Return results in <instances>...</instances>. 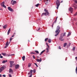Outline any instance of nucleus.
<instances>
[{"instance_id": "aec40b11", "label": "nucleus", "mask_w": 77, "mask_h": 77, "mask_svg": "<svg viewBox=\"0 0 77 77\" xmlns=\"http://www.w3.org/2000/svg\"><path fill=\"white\" fill-rule=\"evenodd\" d=\"M48 42H49V43H51V39H49L48 40Z\"/></svg>"}, {"instance_id": "37998d69", "label": "nucleus", "mask_w": 77, "mask_h": 77, "mask_svg": "<svg viewBox=\"0 0 77 77\" xmlns=\"http://www.w3.org/2000/svg\"><path fill=\"white\" fill-rule=\"evenodd\" d=\"M0 58H3V56H1L0 57Z\"/></svg>"}, {"instance_id": "f03ea898", "label": "nucleus", "mask_w": 77, "mask_h": 77, "mask_svg": "<svg viewBox=\"0 0 77 77\" xmlns=\"http://www.w3.org/2000/svg\"><path fill=\"white\" fill-rule=\"evenodd\" d=\"M45 11L46 13H43L42 15V16L43 15H48V14H49V13H48V11L46 9H45Z\"/></svg>"}, {"instance_id": "f8f14e48", "label": "nucleus", "mask_w": 77, "mask_h": 77, "mask_svg": "<svg viewBox=\"0 0 77 77\" xmlns=\"http://www.w3.org/2000/svg\"><path fill=\"white\" fill-rule=\"evenodd\" d=\"M10 67H12V64L14 63V61H10Z\"/></svg>"}, {"instance_id": "9b49d317", "label": "nucleus", "mask_w": 77, "mask_h": 77, "mask_svg": "<svg viewBox=\"0 0 77 77\" xmlns=\"http://www.w3.org/2000/svg\"><path fill=\"white\" fill-rule=\"evenodd\" d=\"M48 0H45L44 2L45 3V4L46 5H47V4H48Z\"/></svg>"}, {"instance_id": "bf43d9fd", "label": "nucleus", "mask_w": 77, "mask_h": 77, "mask_svg": "<svg viewBox=\"0 0 77 77\" xmlns=\"http://www.w3.org/2000/svg\"><path fill=\"white\" fill-rule=\"evenodd\" d=\"M1 56V54H0V56Z\"/></svg>"}, {"instance_id": "ea45409f", "label": "nucleus", "mask_w": 77, "mask_h": 77, "mask_svg": "<svg viewBox=\"0 0 77 77\" xmlns=\"http://www.w3.org/2000/svg\"><path fill=\"white\" fill-rule=\"evenodd\" d=\"M32 56H33V59H35V56H34V55H33Z\"/></svg>"}, {"instance_id": "0eeeda50", "label": "nucleus", "mask_w": 77, "mask_h": 77, "mask_svg": "<svg viewBox=\"0 0 77 77\" xmlns=\"http://www.w3.org/2000/svg\"><path fill=\"white\" fill-rule=\"evenodd\" d=\"M36 60V61H37V62H41L42 61V59L41 58H40V59L37 58Z\"/></svg>"}, {"instance_id": "c85d7f7f", "label": "nucleus", "mask_w": 77, "mask_h": 77, "mask_svg": "<svg viewBox=\"0 0 77 77\" xmlns=\"http://www.w3.org/2000/svg\"><path fill=\"white\" fill-rule=\"evenodd\" d=\"M70 35H71V33L70 32H69L68 34L67 35V36H69Z\"/></svg>"}, {"instance_id": "423d86ee", "label": "nucleus", "mask_w": 77, "mask_h": 77, "mask_svg": "<svg viewBox=\"0 0 77 77\" xmlns=\"http://www.w3.org/2000/svg\"><path fill=\"white\" fill-rule=\"evenodd\" d=\"M69 11H70L71 13H72V12L73 11V8H72L70 7L69 9Z\"/></svg>"}, {"instance_id": "a19ab883", "label": "nucleus", "mask_w": 77, "mask_h": 77, "mask_svg": "<svg viewBox=\"0 0 77 77\" xmlns=\"http://www.w3.org/2000/svg\"><path fill=\"white\" fill-rule=\"evenodd\" d=\"M3 76L4 77H6V75H3Z\"/></svg>"}, {"instance_id": "a18cd8bd", "label": "nucleus", "mask_w": 77, "mask_h": 77, "mask_svg": "<svg viewBox=\"0 0 77 77\" xmlns=\"http://www.w3.org/2000/svg\"><path fill=\"white\" fill-rule=\"evenodd\" d=\"M57 17L56 19V20L55 21V22H56V21H57Z\"/></svg>"}, {"instance_id": "58836bf2", "label": "nucleus", "mask_w": 77, "mask_h": 77, "mask_svg": "<svg viewBox=\"0 0 77 77\" xmlns=\"http://www.w3.org/2000/svg\"><path fill=\"white\" fill-rule=\"evenodd\" d=\"M46 50H47V52H48V49L47 48Z\"/></svg>"}, {"instance_id": "79ce46f5", "label": "nucleus", "mask_w": 77, "mask_h": 77, "mask_svg": "<svg viewBox=\"0 0 77 77\" xmlns=\"http://www.w3.org/2000/svg\"><path fill=\"white\" fill-rule=\"evenodd\" d=\"M8 46L6 45V46L5 47V48H7L8 47Z\"/></svg>"}, {"instance_id": "680f3d73", "label": "nucleus", "mask_w": 77, "mask_h": 77, "mask_svg": "<svg viewBox=\"0 0 77 77\" xmlns=\"http://www.w3.org/2000/svg\"><path fill=\"white\" fill-rule=\"evenodd\" d=\"M14 34H15V33H14Z\"/></svg>"}, {"instance_id": "f257e3e1", "label": "nucleus", "mask_w": 77, "mask_h": 77, "mask_svg": "<svg viewBox=\"0 0 77 77\" xmlns=\"http://www.w3.org/2000/svg\"><path fill=\"white\" fill-rule=\"evenodd\" d=\"M59 29H60V27H59V26H57V30H56L55 31V33H57L55 35V36H57L58 35H59V32L60 31Z\"/></svg>"}, {"instance_id": "2eb2a0df", "label": "nucleus", "mask_w": 77, "mask_h": 77, "mask_svg": "<svg viewBox=\"0 0 77 77\" xmlns=\"http://www.w3.org/2000/svg\"><path fill=\"white\" fill-rule=\"evenodd\" d=\"M32 72H33V70H30V72L28 73V74H32Z\"/></svg>"}, {"instance_id": "bb28decb", "label": "nucleus", "mask_w": 77, "mask_h": 77, "mask_svg": "<svg viewBox=\"0 0 77 77\" xmlns=\"http://www.w3.org/2000/svg\"><path fill=\"white\" fill-rule=\"evenodd\" d=\"M67 45V44L66 43H65L64 44V47H66V45Z\"/></svg>"}, {"instance_id": "39448f33", "label": "nucleus", "mask_w": 77, "mask_h": 77, "mask_svg": "<svg viewBox=\"0 0 77 77\" xmlns=\"http://www.w3.org/2000/svg\"><path fill=\"white\" fill-rule=\"evenodd\" d=\"M1 5L2 6L4 7V8H6V6L5 5V2H2L1 3Z\"/></svg>"}, {"instance_id": "603ef678", "label": "nucleus", "mask_w": 77, "mask_h": 77, "mask_svg": "<svg viewBox=\"0 0 77 77\" xmlns=\"http://www.w3.org/2000/svg\"><path fill=\"white\" fill-rule=\"evenodd\" d=\"M0 10L1 11H2V10H3V9H2V8H1V9H0Z\"/></svg>"}, {"instance_id": "9d476101", "label": "nucleus", "mask_w": 77, "mask_h": 77, "mask_svg": "<svg viewBox=\"0 0 77 77\" xmlns=\"http://www.w3.org/2000/svg\"><path fill=\"white\" fill-rule=\"evenodd\" d=\"M72 6H73V7H74L75 9H77V5H76V4H74V5H72Z\"/></svg>"}, {"instance_id": "4d7b16f0", "label": "nucleus", "mask_w": 77, "mask_h": 77, "mask_svg": "<svg viewBox=\"0 0 77 77\" xmlns=\"http://www.w3.org/2000/svg\"><path fill=\"white\" fill-rule=\"evenodd\" d=\"M71 45V43H69V45Z\"/></svg>"}, {"instance_id": "c03bdc74", "label": "nucleus", "mask_w": 77, "mask_h": 77, "mask_svg": "<svg viewBox=\"0 0 77 77\" xmlns=\"http://www.w3.org/2000/svg\"><path fill=\"white\" fill-rule=\"evenodd\" d=\"M32 74H31L29 77H32Z\"/></svg>"}, {"instance_id": "f704fd0d", "label": "nucleus", "mask_w": 77, "mask_h": 77, "mask_svg": "<svg viewBox=\"0 0 77 77\" xmlns=\"http://www.w3.org/2000/svg\"><path fill=\"white\" fill-rule=\"evenodd\" d=\"M75 47H73V49H72V50H73V51H74V50H75Z\"/></svg>"}, {"instance_id": "412c9836", "label": "nucleus", "mask_w": 77, "mask_h": 77, "mask_svg": "<svg viewBox=\"0 0 77 77\" xmlns=\"http://www.w3.org/2000/svg\"><path fill=\"white\" fill-rule=\"evenodd\" d=\"M2 54L3 56H5L6 55V54L5 53H2Z\"/></svg>"}, {"instance_id": "5701e85b", "label": "nucleus", "mask_w": 77, "mask_h": 77, "mask_svg": "<svg viewBox=\"0 0 77 77\" xmlns=\"http://www.w3.org/2000/svg\"><path fill=\"white\" fill-rule=\"evenodd\" d=\"M22 59L23 61L25 60V56H23L22 57Z\"/></svg>"}, {"instance_id": "052dcab7", "label": "nucleus", "mask_w": 77, "mask_h": 77, "mask_svg": "<svg viewBox=\"0 0 77 77\" xmlns=\"http://www.w3.org/2000/svg\"><path fill=\"white\" fill-rule=\"evenodd\" d=\"M40 0V1H41L42 0Z\"/></svg>"}, {"instance_id": "6e6d98bb", "label": "nucleus", "mask_w": 77, "mask_h": 77, "mask_svg": "<svg viewBox=\"0 0 77 77\" xmlns=\"http://www.w3.org/2000/svg\"><path fill=\"white\" fill-rule=\"evenodd\" d=\"M14 0H12L11 2H13V1H14Z\"/></svg>"}, {"instance_id": "ddd939ff", "label": "nucleus", "mask_w": 77, "mask_h": 77, "mask_svg": "<svg viewBox=\"0 0 77 77\" xmlns=\"http://www.w3.org/2000/svg\"><path fill=\"white\" fill-rule=\"evenodd\" d=\"M8 10H9V11H13V10L12 9V8H11L10 7H8Z\"/></svg>"}, {"instance_id": "c756f323", "label": "nucleus", "mask_w": 77, "mask_h": 77, "mask_svg": "<svg viewBox=\"0 0 77 77\" xmlns=\"http://www.w3.org/2000/svg\"><path fill=\"white\" fill-rule=\"evenodd\" d=\"M48 38H46L45 39V41L46 42L47 41V40H48Z\"/></svg>"}, {"instance_id": "4c0bfd02", "label": "nucleus", "mask_w": 77, "mask_h": 77, "mask_svg": "<svg viewBox=\"0 0 77 77\" xmlns=\"http://www.w3.org/2000/svg\"><path fill=\"white\" fill-rule=\"evenodd\" d=\"M66 35V33H64L63 35V36H65Z\"/></svg>"}, {"instance_id": "a211bd4d", "label": "nucleus", "mask_w": 77, "mask_h": 77, "mask_svg": "<svg viewBox=\"0 0 77 77\" xmlns=\"http://www.w3.org/2000/svg\"><path fill=\"white\" fill-rule=\"evenodd\" d=\"M16 3H17V2H16V1H13V3H12V5H14V4H16Z\"/></svg>"}, {"instance_id": "cd10ccee", "label": "nucleus", "mask_w": 77, "mask_h": 77, "mask_svg": "<svg viewBox=\"0 0 77 77\" xmlns=\"http://www.w3.org/2000/svg\"><path fill=\"white\" fill-rule=\"evenodd\" d=\"M35 51L37 54H39V51Z\"/></svg>"}, {"instance_id": "7c9ffc66", "label": "nucleus", "mask_w": 77, "mask_h": 77, "mask_svg": "<svg viewBox=\"0 0 77 77\" xmlns=\"http://www.w3.org/2000/svg\"><path fill=\"white\" fill-rule=\"evenodd\" d=\"M39 4H37V5H36L35 6L36 7H38V6H39Z\"/></svg>"}, {"instance_id": "1a4fd4ad", "label": "nucleus", "mask_w": 77, "mask_h": 77, "mask_svg": "<svg viewBox=\"0 0 77 77\" xmlns=\"http://www.w3.org/2000/svg\"><path fill=\"white\" fill-rule=\"evenodd\" d=\"M20 66L18 64L16 65L15 66V68L16 69H17Z\"/></svg>"}, {"instance_id": "393cba45", "label": "nucleus", "mask_w": 77, "mask_h": 77, "mask_svg": "<svg viewBox=\"0 0 77 77\" xmlns=\"http://www.w3.org/2000/svg\"><path fill=\"white\" fill-rule=\"evenodd\" d=\"M8 42H7L6 43V44H5V45L7 46H8V45H9L8 44Z\"/></svg>"}, {"instance_id": "6ab92c4d", "label": "nucleus", "mask_w": 77, "mask_h": 77, "mask_svg": "<svg viewBox=\"0 0 77 77\" xmlns=\"http://www.w3.org/2000/svg\"><path fill=\"white\" fill-rule=\"evenodd\" d=\"M45 51V50H44V51H42L41 52L40 54V56H41V54H42V53H44V51Z\"/></svg>"}, {"instance_id": "c9c22d12", "label": "nucleus", "mask_w": 77, "mask_h": 77, "mask_svg": "<svg viewBox=\"0 0 77 77\" xmlns=\"http://www.w3.org/2000/svg\"><path fill=\"white\" fill-rule=\"evenodd\" d=\"M31 54H35V53L33 52H31L30 53Z\"/></svg>"}, {"instance_id": "6e6552de", "label": "nucleus", "mask_w": 77, "mask_h": 77, "mask_svg": "<svg viewBox=\"0 0 77 77\" xmlns=\"http://www.w3.org/2000/svg\"><path fill=\"white\" fill-rule=\"evenodd\" d=\"M9 72L10 73V74H12V73H13V70L11 69H10Z\"/></svg>"}, {"instance_id": "20e7f679", "label": "nucleus", "mask_w": 77, "mask_h": 77, "mask_svg": "<svg viewBox=\"0 0 77 77\" xmlns=\"http://www.w3.org/2000/svg\"><path fill=\"white\" fill-rule=\"evenodd\" d=\"M6 68V66H2L0 67V72H2L3 70H4Z\"/></svg>"}, {"instance_id": "f3484780", "label": "nucleus", "mask_w": 77, "mask_h": 77, "mask_svg": "<svg viewBox=\"0 0 77 77\" xmlns=\"http://www.w3.org/2000/svg\"><path fill=\"white\" fill-rule=\"evenodd\" d=\"M11 32V28H10L8 32V35H9V33H10V32Z\"/></svg>"}, {"instance_id": "09e8293b", "label": "nucleus", "mask_w": 77, "mask_h": 77, "mask_svg": "<svg viewBox=\"0 0 77 77\" xmlns=\"http://www.w3.org/2000/svg\"><path fill=\"white\" fill-rule=\"evenodd\" d=\"M46 44H47V45L48 46V47L49 46H48V44H47V43H46Z\"/></svg>"}, {"instance_id": "b1692460", "label": "nucleus", "mask_w": 77, "mask_h": 77, "mask_svg": "<svg viewBox=\"0 0 77 77\" xmlns=\"http://www.w3.org/2000/svg\"><path fill=\"white\" fill-rule=\"evenodd\" d=\"M31 65H32V63H29L28 64V67H30Z\"/></svg>"}, {"instance_id": "72a5a7b5", "label": "nucleus", "mask_w": 77, "mask_h": 77, "mask_svg": "<svg viewBox=\"0 0 77 77\" xmlns=\"http://www.w3.org/2000/svg\"><path fill=\"white\" fill-rule=\"evenodd\" d=\"M73 1L75 3H77V1H75V0H73Z\"/></svg>"}, {"instance_id": "5fc2aeb1", "label": "nucleus", "mask_w": 77, "mask_h": 77, "mask_svg": "<svg viewBox=\"0 0 77 77\" xmlns=\"http://www.w3.org/2000/svg\"><path fill=\"white\" fill-rule=\"evenodd\" d=\"M63 2V1H62L61 2V3H62Z\"/></svg>"}, {"instance_id": "4be33fe9", "label": "nucleus", "mask_w": 77, "mask_h": 77, "mask_svg": "<svg viewBox=\"0 0 77 77\" xmlns=\"http://www.w3.org/2000/svg\"><path fill=\"white\" fill-rule=\"evenodd\" d=\"M14 54H12L11 55L8 54V56L9 57V56H14Z\"/></svg>"}, {"instance_id": "2f4dec72", "label": "nucleus", "mask_w": 77, "mask_h": 77, "mask_svg": "<svg viewBox=\"0 0 77 77\" xmlns=\"http://www.w3.org/2000/svg\"><path fill=\"white\" fill-rule=\"evenodd\" d=\"M12 39H13V38H12V37H11L10 39V41H11Z\"/></svg>"}, {"instance_id": "e433bc0d", "label": "nucleus", "mask_w": 77, "mask_h": 77, "mask_svg": "<svg viewBox=\"0 0 77 77\" xmlns=\"http://www.w3.org/2000/svg\"><path fill=\"white\" fill-rule=\"evenodd\" d=\"M9 77H12V75H11V74H9Z\"/></svg>"}, {"instance_id": "864d4df0", "label": "nucleus", "mask_w": 77, "mask_h": 77, "mask_svg": "<svg viewBox=\"0 0 77 77\" xmlns=\"http://www.w3.org/2000/svg\"><path fill=\"white\" fill-rule=\"evenodd\" d=\"M0 77H2V75H0Z\"/></svg>"}, {"instance_id": "7ed1b4c3", "label": "nucleus", "mask_w": 77, "mask_h": 77, "mask_svg": "<svg viewBox=\"0 0 77 77\" xmlns=\"http://www.w3.org/2000/svg\"><path fill=\"white\" fill-rule=\"evenodd\" d=\"M56 3L57 5V9H58L60 5V2H59V0H57Z\"/></svg>"}, {"instance_id": "4468645a", "label": "nucleus", "mask_w": 77, "mask_h": 77, "mask_svg": "<svg viewBox=\"0 0 77 77\" xmlns=\"http://www.w3.org/2000/svg\"><path fill=\"white\" fill-rule=\"evenodd\" d=\"M62 38H63V36H61L60 38V41H63V39H62Z\"/></svg>"}, {"instance_id": "dca6fc26", "label": "nucleus", "mask_w": 77, "mask_h": 77, "mask_svg": "<svg viewBox=\"0 0 77 77\" xmlns=\"http://www.w3.org/2000/svg\"><path fill=\"white\" fill-rule=\"evenodd\" d=\"M7 26H8V25H5L4 26H3V29H6V28L7 27Z\"/></svg>"}, {"instance_id": "a878e982", "label": "nucleus", "mask_w": 77, "mask_h": 77, "mask_svg": "<svg viewBox=\"0 0 77 77\" xmlns=\"http://www.w3.org/2000/svg\"><path fill=\"white\" fill-rule=\"evenodd\" d=\"M7 62V60H4L2 62L3 63H5V62Z\"/></svg>"}, {"instance_id": "473e14b6", "label": "nucleus", "mask_w": 77, "mask_h": 77, "mask_svg": "<svg viewBox=\"0 0 77 77\" xmlns=\"http://www.w3.org/2000/svg\"><path fill=\"white\" fill-rule=\"evenodd\" d=\"M35 65H36V66H37V67H38V65H37V64H36V63H34Z\"/></svg>"}, {"instance_id": "de8ad7c7", "label": "nucleus", "mask_w": 77, "mask_h": 77, "mask_svg": "<svg viewBox=\"0 0 77 77\" xmlns=\"http://www.w3.org/2000/svg\"><path fill=\"white\" fill-rule=\"evenodd\" d=\"M59 49H60V50L61 49V48L60 47V46L59 47Z\"/></svg>"}, {"instance_id": "3c124183", "label": "nucleus", "mask_w": 77, "mask_h": 77, "mask_svg": "<svg viewBox=\"0 0 77 77\" xmlns=\"http://www.w3.org/2000/svg\"><path fill=\"white\" fill-rule=\"evenodd\" d=\"M33 72H35V70H33Z\"/></svg>"}, {"instance_id": "49530a36", "label": "nucleus", "mask_w": 77, "mask_h": 77, "mask_svg": "<svg viewBox=\"0 0 77 77\" xmlns=\"http://www.w3.org/2000/svg\"><path fill=\"white\" fill-rule=\"evenodd\" d=\"M14 35H13L12 36V38H14Z\"/></svg>"}, {"instance_id": "13d9d810", "label": "nucleus", "mask_w": 77, "mask_h": 77, "mask_svg": "<svg viewBox=\"0 0 77 77\" xmlns=\"http://www.w3.org/2000/svg\"><path fill=\"white\" fill-rule=\"evenodd\" d=\"M37 58H39V57L38 56L37 57Z\"/></svg>"}, {"instance_id": "8fccbe9b", "label": "nucleus", "mask_w": 77, "mask_h": 77, "mask_svg": "<svg viewBox=\"0 0 77 77\" xmlns=\"http://www.w3.org/2000/svg\"><path fill=\"white\" fill-rule=\"evenodd\" d=\"M40 30V28H39L37 30L38 31V30Z\"/></svg>"}]
</instances>
